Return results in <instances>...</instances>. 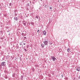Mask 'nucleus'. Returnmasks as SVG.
<instances>
[{
  "instance_id": "1",
  "label": "nucleus",
  "mask_w": 80,
  "mask_h": 80,
  "mask_svg": "<svg viewBox=\"0 0 80 80\" xmlns=\"http://www.w3.org/2000/svg\"><path fill=\"white\" fill-rule=\"evenodd\" d=\"M48 39L47 41L45 40L43 43L45 45H48Z\"/></svg>"
},
{
  "instance_id": "2",
  "label": "nucleus",
  "mask_w": 80,
  "mask_h": 80,
  "mask_svg": "<svg viewBox=\"0 0 80 80\" xmlns=\"http://www.w3.org/2000/svg\"><path fill=\"white\" fill-rule=\"evenodd\" d=\"M1 66H2L3 67H5V66H6V62H2L1 63Z\"/></svg>"
},
{
  "instance_id": "3",
  "label": "nucleus",
  "mask_w": 80,
  "mask_h": 80,
  "mask_svg": "<svg viewBox=\"0 0 80 80\" xmlns=\"http://www.w3.org/2000/svg\"><path fill=\"white\" fill-rule=\"evenodd\" d=\"M51 60H52V61H53V62H55V60H56V58L54 57V56H52Z\"/></svg>"
},
{
  "instance_id": "4",
  "label": "nucleus",
  "mask_w": 80,
  "mask_h": 80,
  "mask_svg": "<svg viewBox=\"0 0 80 80\" xmlns=\"http://www.w3.org/2000/svg\"><path fill=\"white\" fill-rule=\"evenodd\" d=\"M14 13H15L14 16L15 17H16V16H17V15H18V12L16 10H15Z\"/></svg>"
},
{
  "instance_id": "5",
  "label": "nucleus",
  "mask_w": 80,
  "mask_h": 80,
  "mask_svg": "<svg viewBox=\"0 0 80 80\" xmlns=\"http://www.w3.org/2000/svg\"><path fill=\"white\" fill-rule=\"evenodd\" d=\"M22 23H23V24L24 26H26V23H27V21H23Z\"/></svg>"
},
{
  "instance_id": "6",
  "label": "nucleus",
  "mask_w": 80,
  "mask_h": 80,
  "mask_svg": "<svg viewBox=\"0 0 80 80\" xmlns=\"http://www.w3.org/2000/svg\"><path fill=\"white\" fill-rule=\"evenodd\" d=\"M14 19L15 21H18V18L17 17H15Z\"/></svg>"
},
{
  "instance_id": "7",
  "label": "nucleus",
  "mask_w": 80,
  "mask_h": 80,
  "mask_svg": "<svg viewBox=\"0 0 80 80\" xmlns=\"http://www.w3.org/2000/svg\"><path fill=\"white\" fill-rule=\"evenodd\" d=\"M77 71H78V72H80V67H77L76 68Z\"/></svg>"
},
{
  "instance_id": "8",
  "label": "nucleus",
  "mask_w": 80,
  "mask_h": 80,
  "mask_svg": "<svg viewBox=\"0 0 80 80\" xmlns=\"http://www.w3.org/2000/svg\"><path fill=\"white\" fill-rule=\"evenodd\" d=\"M47 33V32L45 31H43V34L44 35H46V33Z\"/></svg>"
},
{
  "instance_id": "9",
  "label": "nucleus",
  "mask_w": 80,
  "mask_h": 80,
  "mask_svg": "<svg viewBox=\"0 0 80 80\" xmlns=\"http://www.w3.org/2000/svg\"><path fill=\"white\" fill-rule=\"evenodd\" d=\"M41 46L42 47V48H44V47H45V45L43 44H41Z\"/></svg>"
},
{
  "instance_id": "10",
  "label": "nucleus",
  "mask_w": 80,
  "mask_h": 80,
  "mask_svg": "<svg viewBox=\"0 0 80 80\" xmlns=\"http://www.w3.org/2000/svg\"><path fill=\"white\" fill-rule=\"evenodd\" d=\"M31 25H34V23L33 22H31Z\"/></svg>"
},
{
  "instance_id": "11",
  "label": "nucleus",
  "mask_w": 80,
  "mask_h": 80,
  "mask_svg": "<svg viewBox=\"0 0 80 80\" xmlns=\"http://www.w3.org/2000/svg\"><path fill=\"white\" fill-rule=\"evenodd\" d=\"M27 7H29V6H30V3H27Z\"/></svg>"
},
{
  "instance_id": "12",
  "label": "nucleus",
  "mask_w": 80,
  "mask_h": 80,
  "mask_svg": "<svg viewBox=\"0 0 80 80\" xmlns=\"http://www.w3.org/2000/svg\"><path fill=\"white\" fill-rule=\"evenodd\" d=\"M35 18H37L38 19V16H35Z\"/></svg>"
},
{
  "instance_id": "13",
  "label": "nucleus",
  "mask_w": 80,
  "mask_h": 80,
  "mask_svg": "<svg viewBox=\"0 0 80 80\" xmlns=\"http://www.w3.org/2000/svg\"><path fill=\"white\" fill-rule=\"evenodd\" d=\"M69 51H70V49H69V48L67 50V52H69Z\"/></svg>"
},
{
  "instance_id": "14",
  "label": "nucleus",
  "mask_w": 80,
  "mask_h": 80,
  "mask_svg": "<svg viewBox=\"0 0 80 80\" xmlns=\"http://www.w3.org/2000/svg\"><path fill=\"white\" fill-rule=\"evenodd\" d=\"M52 8L51 7H49V10H51V11H52Z\"/></svg>"
},
{
  "instance_id": "15",
  "label": "nucleus",
  "mask_w": 80,
  "mask_h": 80,
  "mask_svg": "<svg viewBox=\"0 0 80 80\" xmlns=\"http://www.w3.org/2000/svg\"><path fill=\"white\" fill-rule=\"evenodd\" d=\"M22 42H20V45H22Z\"/></svg>"
},
{
  "instance_id": "16",
  "label": "nucleus",
  "mask_w": 80,
  "mask_h": 80,
  "mask_svg": "<svg viewBox=\"0 0 80 80\" xmlns=\"http://www.w3.org/2000/svg\"><path fill=\"white\" fill-rule=\"evenodd\" d=\"M44 7H45V8H47V7H48V6H47V5H46Z\"/></svg>"
},
{
  "instance_id": "17",
  "label": "nucleus",
  "mask_w": 80,
  "mask_h": 80,
  "mask_svg": "<svg viewBox=\"0 0 80 80\" xmlns=\"http://www.w3.org/2000/svg\"><path fill=\"white\" fill-rule=\"evenodd\" d=\"M9 6H12V2H11L9 3Z\"/></svg>"
},
{
  "instance_id": "18",
  "label": "nucleus",
  "mask_w": 80,
  "mask_h": 80,
  "mask_svg": "<svg viewBox=\"0 0 80 80\" xmlns=\"http://www.w3.org/2000/svg\"><path fill=\"white\" fill-rule=\"evenodd\" d=\"M64 75V74H62V78H63V76Z\"/></svg>"
},
{
  "instance_id": "19",
  "label": "nucleus",
  "mask_w": 80,
  "mask_h": 80,
  "mask_svg": "<svg viewBox=\"0 0 80 80\" xmlns=\"http://www.w3.org/2000/svg\"><path fill=\"white\" fill-rule=\"evenodd\" d=\"M24 38L25 39H27V38L26 37H24Z\"/></svg>"
},
{
  "instance_id": "20",
  "label": "nucleus",
  "mask_w": 80,
  "mask_h": 80,
  "mask_svg": "<svg viewBox=\"0 0 80 80\" xmlns=\"http://www.w3.org/2000/svg\"><path fill=\"white\" fill-rule=\"evenodd\" d=\"M78 78H79V79H80V76H79V77H78Z\"/></svg>"
},
{
  "instance_id": "21",
  "label": "nucleus",
  "mask_w": 80,
  "mask_h": 80,
  "mask_svg": "<svg viewBox=\"0 0 80 80\" xmlns=\"http://www.w3.org/2000/svg\"><path fill=\"white\" fill-rule=\"evenodd\" d=\"M24 50L25 51V52H27V49H24Z\"/></svg>"
},
{
  "instance_id": "22",
  "label": "nucleus",
  "mask_w": 80,
  "mask_h": 80,
  "mask_svg": "<svg viewBox=\"0 0 80 80\" xmlns=\"http://www.w3.org/2000/svg\"><path fill=\"white\" fill-rule=\"evenodd\" d=\"M20 58V61H22V59L21 58Z\"/></svg>"
},
{
  "instance_id": "23",
  "label": "nucleus",
  "mask_w": 80,
  "mask_h": 80,
  "mask_svg": "<svg viewBox=\"0 0 80 80\" xmlns=\"http://www.w3.org/2000/svg\"><path fill=\"white\" fill-rule=\"evenodd\" d=\"M10 33H11L10 32L9 34H8L9 35H10Z\"/></svg>"
},
{
  "instance_id": "24",
  "label": "nucleus",
  "mask_w": 80,
  "mask_h": 80,
  "mask_svg": "<svg viewBox=\"0 0 80 80\" xmlns=\"http://www.w3.org/2000/svg\"><path fill=\"white\" fill-rule=\"evenodd\" d=\"M39 30H38V31H37V32H39Z\"/></svg>"
},
{
  "instance_id": "25",
  "label": "nucleus",
  "mask_w": 80,
  "mask_h": 80,
  "mask_svg": "<svg viewBox=\"0 0 80 80\" xmlns=\"http://www.w3.org/2000/svg\"><path fill=\"white\" fill-rule=\"evenodd\" d=\"M10 31L8 30L7 31V32H9Z\"/></svg>"
},
{
  "instance_id": "26",
  "label": "nucleus",
  "mask_w": 80,
  "mask_h": 80,
  "mask_svg": "<svg viewBox=\"0 0 80 80\" xmlns=\"http://www.w3.org/2000/svg\"><path fill=\"white\" fill-rule=\"evenodd\" d=\"M18 59V58H17L16 59Z\"/></svg>"
},
{
  "instance_id": "27",
  "label": "nucleus",
  "mask_w": 80,
  "mask_h": 80,
  "mask_svg": "<svg viewBox=\"0 0 80 80\" xmlns=\"http://www.w3.org/2000/svg\"><path fill=\"white\" fill-rule=\"evenodd\" d=\"M23 45H25V43H23Z\"/></svg>"
},
{
  "instance_id": "28",
  "label": "nucleus",
  "mask_w": 80,
  "mask_h": 80,
  "mask_svg": "<svg viewBox=\"0 0 80 80\" xmlns=\"http://www.w3.org/2000/svg\"><path fill=\"white\" fill-rule=\"evenodd\" d=\"M50 45H52V43H50Z\"/></svg>"
},
{
  "instance_id": "29",
  "label": "nucleus",
  "mask_w": 80,
  "mask_h": 80,
  "mask_svg": "<svg viewBox=\"0 0 80 80\" xmlns=\"http://www.w3.org/2000/svg\"><path fill=\"white\" fill-rule=\"evenodd\" d=\"M23 79V77H22L21 78V79Z\"/></svg>"
},
{
  "instance_id": "30",
  "label": "nucleus",
  "mask_w": 80,
  "mask_h": 80,
  "mask_svg": "<svg viewBox=\"0 0 80 80\" xmlns=\"http://www.w3.org/2000/svg\"><path fill=\"white\" fill-rule=\"evenodd\" d=\"M1 39H2H2H3V38H2Z\"/></svg>"
},
{
  "instance_id": "31",
  "label": "nucleus",
  "mask_w": 80,
  "mask_h": 80,
  "mask_svg": "<svg viewBox=\"0 0 80 80\" xmlns=\"http://www.w3.org/2000/svg\"><path fill=\"white\" fill-rule=\"evenodd\" d=\"M27 9L28 10H29V9H28V8H27Z\"/></svg>"
},
{
  "instance_id": "32",
  "label": "nucleus",
  "mask_w": 80,
  "mask_h": 80,
  "mask_svg": "<svg viewBox=\"0 0 80 80\" xmlns=\"http://www.w3.org/2000/svg\"><path fill=\"white\" fill-rule=\"evenodd\" d=\"M17 48H18V46Z\"/></svg>"
},
{
  "instance_id": "33",
  "label": "nucleus",
  "mask_w": 80,
  "mask_h": 80,
  "mask_svg": "<svg viewBox=\"0 0 80 80\" xmlns=\"http://www.w3.org/2000/svg\"><path fill=\"white\" fill-rule=\"evenodd\" d=\"M61 50V49H59V50Z\"/></svg>"
},
{
  "instance_id": "34",
  "label": "nucleus",
  "mask_w": 80,
  "mask_h": 80,
  "mask_svg": "<svg viewBox=\"0 0 80 80\" xmlns=\"http://www.w3.org/2000/svg\"><path fill=\"white\" fill-rule=\"evenodd\" d=\"M40 1H42V0H40Z\"/></svg>"
},
{
  "instance_id": "35",
  "label": "nucleus",
  "mask_w": 80,
  "mask_h": 80,
  "mask_svg": "<svg viewBox=\"0 0 80 80\" xmlns=\"http://www.w3.org/2000/svg\"><path fill=\"white\" fill-rule=\"evenodd\" d=\"M73 79H73V80H74V79H75V78H74Z\"/></svg>"
},
{
  "instance_id": "36",
  "label": "nucleus",
  "mask_w": 80,
  "mask_h": 80,
  "mask_svg": "<svg viewBox=\"0 0 80 80\" xmlns=\"http://www.w3.org/2000/svg\"><path fill=\"white\" fill-rule=\"evenodd\" d=\"M30 23H29V25H30Z\"/></svg>"
},
{
  "instance_id": "37",
  "label": "nucleus",
  "mask_w": 80,
  "mask_h": 80,
  "mask_svg": "<svg viewBox=\"0 0 80 80\" xmlns=\"http://www.w3.org/2000/svg\"><path fill=\"white\" fill-rule=\"evenodd\" d=\"M23 35H24V33H22Z\"/></svg>"
},
{
  "instance_id": "38",
  "label": "nucleus",
  "mask_w": 80,
  "mask_h": 80,
  "mask_svg": "<svg viewBox=\"0 0 80 80\" xmlns=\"http://www.w3.org/2000/svg\"><path fill=\"white\" fill-rule=\"evenodd\" d=\"M26 59H27V60H28V58H27Z\"/></svg>"
},
{
  "instance_id": "39",
  "label": "nucleus",
  "mask_w": 80,
  "mask_h": 80,
  "mask_svg": "<svg viewBox=\"0 0 80 80\" xmlns=\"http://www.w3.org/2000/svg\"><path fill=\"white\" fill-rule=\"evenodd\" d=\"M33 3L34 4V3H35L34 2Z\"/></svg>"
},
{
  "instance_id": "40",
  "label": "nucleus",
  "mask_w": 80,
  "mask_h": 80,
  "mask_svg": "<svg viewBox=\"0 0 80 80\" xmlns=\"http://www.w3.org/2000/svg\"><path fill=\"white\" fill-rule=\"evenodd\" d=\"M21 80H23V79H22Z\"/></svg>"
},
{
  "instance_id": "41",
  "label": "nucleus",
  "mask_w": 80,
  "mask_h": 80,
  "mask_svg": "<svg viewBox=\"0 0 80 80\" xmlns=\"http://www.w3.org/2000/svg\"><path fill=\"white\" fill-rule=\"evenodd\" d=\"M58 2H59V1H58Z\"/></svg>"
},
{
  "instance_id": "42",
  "label": "nucleus",
  "mask_w": 80,
  "mask_h": 80,
  "mask_svg": "<svg viewBox=\"0 0 80 80\" xmlns=\"http://www.w3.org/2000/svg\"><path fill=\"white\" fill-rule=\"evenodd\" d=\"M6 78V79L7 78Z\"/></svg>"
},
{
  "instance_id": "43",
  "label": "nucleus",
  "mask_w": 80,
  "mask_h": 80,
  "mask_svg": "<svg viewBox=\"0 0 80 80\" xmlns=\"http://www.w3.org/2000/svg\"><path fill=\"white\" fill-rule=\"evenodd\" d=\"M30 3H31V2H30Z\"/></svg>"
},
{
  "instance_id": "44",
  "label": "nucleus",
  "mask_w": 80,
  "mask_h": 80,
  "mask_svg": "<svg viewBox=\"0 0 80 80\" xmlns=\"http://www.w3.org/2000/svg\"><path fill=\"white\" fill-rule=\"evenodd\" d=\"M5 15V14L4 15V16Z\"/></svg>"
},
{
  "instance_id": "45",
  "label": "nucleus",
  "mask_w": 80,
  "mask_h": 80,
  "mask_svg": "<svg viewBox=\"0 0 80 80\" xmlns=\"http://www.w3.org/2000/svg\"><path fill=\"white\" fill-rule=\"evenodd\" d=\"M24 36H25V35H24Z\"/></svg>"
}]
</instances>
